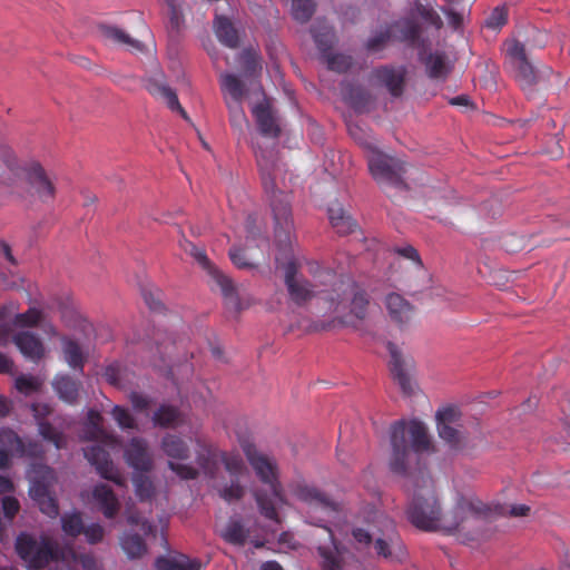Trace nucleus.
<instances>
[{
	"mask_svg": "<svg viewBox=\"0 0 570 570\" xmlns=\"http://www.w3.org/2000/svg\"><path fill=\"white\" fill-rule=\"evenodd\" d=\"M428 75L434 79H444L450 72L451 62L449 57L442 51H434L422 57Z\"/></svg>",
	"mask_w": 570,
	"mask_h": 570,
	"instance_id": "32",
	"label": "nucleus"
},
{
	"mask_svg": "<svg viewBox=\"0 0 570 570\" xmlns=\"http://www.w3.org/2000/svg\"><path fill=\"white\" fill-rule=\"evenodd\" d=\"M404 73L403 68H379L373 71V81L385 86L393 96H397L401 94Z\"/></svg>",
	"mask_w": 570,
	"mask_h": 570,
	"instance_id": "27",
	"label": "nucleus"
},
{
	"mask_svg": "<svg viewBox=\"0 0 570 570\" xmlns=\"http://www.w3.org/2000/svg\"><path fill=\"white\" fill-rule=\"evenodd\" d=\"M419 33L417 24L412 20H402L391 26L384 33L373 37L368 40V48L377 49L386 40H414Z\"/></svg>",
	"mask_w": 570,
	"mask_h": 570,
	"instance_id": "20",
	"label": "nucleus"
},
{
	"mask_svg": "<svg viewBox=\"0 0 570 570\" xmlns=\"http://www.w3.org/2000/svg\"><path fill=\"white\" fill-rule=\"evenodd\" d=\"M161 293L158 289L145 291V303L149 306L153 312L161 313L165 309Z\"/></svg>",
	"mask_w": 570,
	"mask_h": 570,
	"instance_id": "51",
	"label": "nucleus"
},
{
	"mask_svg": "<svg viewBox=\"0 0 570 570\" xmlns=\"http://www.w3.org/2000/svg\"><path fill=\"white\" fill-rule=\"evenodd\" d=\"M156 568L157 570H199L200 563L184 554L170 552L165 557L157 558Z\"/></svg>",
	"mask_w": 570,
	"mask_h": 570,
	"instance_id": "31",
	"label": "nucleus"
},
{
	"mask_svg": "<svg viewBox=\"0 0 570 570\" xmlns=\"http://www.w3.org/2000/svg\"><path fill=\"white\" fill-rule=\"evenodd\" d=\"M257 164L266 194L269 196L274 216L275 239L281 247L286 248L292 243L293 222L288 194L277 187L276 178L282 168L276 164L273 153L256 151Z\"/></svg>",
	"mask_w": 570,
	"mask_h": 570,
	"instance_id": "5",
	"label": "nucleus"
},
{
	"mask_svg": "<svg viewBox=\"0 0 570 570\" xmlns=\"http://www.w3.org/2000/svg\"><path fill=\"white\" fill-rule=\"evenodd\" d=\"M154 421L159 426L170 428L183 423V415L174 406L163 405L154 414Z\"/></svg>",
	"mask_w": 570,
	"mask_h": 570,
	"instance_id": "38",
	"label": "nucleus"
},
{
	"mask_svg": "<svg viewBox=\"0 0 570 570\" xmlns=\"http://www.w3.org/2000/svg\"><path fill=\"white\" fill-rule=\"evenodd\" d=\"M30 497L38 502L50 494L48 487L41 482H33L29 490Z\"/></svg>",
	"mask_w": 570,
	"mask_h": 570,
	"instance_id": "58",
	"label": "nucleus"
},
{
	"mask_svg": "<svg viewBox=\"0 0 570 570\" xmlns=\"http://www.w3.org/2000/svg\"><path fill=\"white\" fill-rule=\"evenodd\" d=\"M391 446L390 469L394 473L405 474L421 454L430 452L432 444L425 424L412 420L393 424Z\"/></svg>",
	"mask_w": 570,
	"mask_h": 570,
	"instance_id": "4",
	"label": "nucleus"
},
{
	"mask_svg": "<svg viewBox=\"0 0 570 570\" xmlns=\"http://www.w3.org/2000/svg\"><path fill=\"white\" fill-rule=\"evenodd\" d=\"M504 51L515 78L522 86H531L535 80V72L527 59L524 46L514 39L508 40L504 43Z\"/></svg>",
	"mask_w": 570,
	"mask_h": 570,
	"instance_id": "17",
	"label": "nucleus"
},
{
	"mask_svg": "<svg viewBox=\"0 0 570 570\" xmlns=\"http://www.w3.org/2000/svg\"><path fill=\"white\" fill-rule=\"evenodd\" d=\"M14 385L20 393L29 395L40 390L41 381L31 375H20L16 379Z\"/></svg>",
	"mask_w": 570,
	"mask_h": 570,
	"instance_id": "46",
	"label": "nucleus"
},
{
	"mask_svg": "<svg viewBox=\"0 0 570 570\" xmlns=\"http://www.w3.org/2000/svg\"><path fill=\"white\" fill-rule=\"evenodd\" d=\"M83 522L79 512L66 513L61 517L62 531L72 538H77L83 531Z\"/></svg>",
	"mask_w": 570,
	"mask_h": 570,
	"instance_id": "40",
	"label": "nucleus"
},
{
	"mask_svg": "<svg viewBox=\"0 0 570 570\" xmlns=\"http://www.w3.org/2000/svg\"><path fill=\"white\" fill-rule=\"evenodd\" d=\"M31 409L33 416L37 420V424L40 422V420H46V417L52 412V407L46 403L33 404Z\"/></svg>",
	"mask_w": 570,
	"mask_h": 570,
	"instance_id": "59",
	"label": "nucleus"
},
{
	"mask_svg": "<svg viewBox=\"0 0 570 570\" xmlns=\"http://www.w3.org/2000/svg\"><path fill=\"white\" fill-rule=\"evenodd\" d=\"M88 426L85 431V438L88 440H100L106 436L104 429L101 428V415L96 411H89Z\"/></svg>",
	"mask_w": 570,
	"mask_h": 570,
	"instance_id": "43",
	"label": "nucleus"
},
{
	"mask_svg": "<svg viewBox=\"0 0 570 570\" xmlns=\"http://www.w3.org/2000/svg\"><path fill=\"white\" fill-rule=\"evenodd\" d=\"M445 16L448 17L449 23L453 28H459L462 22V17L455 12H452L450 10H444Z\"/></svg>",
	"mask_w": 570,
	"mask_h": 570,
	"instance_id": "64",
	"label": "nucleus"
},
{
	"mask_svg": "<svg viewBox=\"0 0 570 570\" xmlns=\"http://www.w3.org/2000/svg\"><path fill=\"white\" fill-rule=\"evenodd\" d=\"M240 448L258 480L268 488V493H255L261 513L279 523L277 510L286 503V500L279 482V469L276 460L258 451L248 440H242Z\"/></svg>",
	"mask_w": 570,
	"mask_h": 570,
	"instance_id": "3",
	"label": "nucleus"
},
{
	"mask_svg": "<svg viewBox=\"0 0 570 570\" xmlns=\"http://www.w3.org/2000/svg\"><path fill=\"white\" fill-rule=\"evenodd\" d=\"M23 453L20 458L29 456V458H41L43 455L42 445L33 440L23 441L22 445Z\"/></svg>",
	"mask_w": 570,
	"mask_h": 570,
	"instance_id": "56",
	"label": "nucleus"
},
{
	"mask_svg": "<svg viewBox=\"0 0 570 570\" xmlns=\"http://www.w3.org/2000/svg\"><path fill=\"white\" fill-rule=\"evenodd\" d=\"M313 37L318 49L323 52H325L331 47L334 40L332 28L325 24L321 26L318 29H314Z\"/></svg>",
	"mask_w": 570,
	"mask_h": 570,
	"instance_id": "48",
	"label": "nucleus"
},
{
	"mask_svg": "<svg viewBox=\"0 0 570 570\" xmlns=\"http://www.w3.org/2000/svg\"><path fill=\"white\" fill-rule=\"evenodd\" d=\"M120 544L129 558L142 556V537L138 533L125 532L120 539Z\"/></svg>",
	"mask_w": 570,
	"mask_h": 570,
	"instance_id": "41",
	"label": "nucleus"
},
{
	"mask_svg": "<svg viewBox=\"0 0 570 570\" xmlns=\"http://www.w3.org/2000/svg\"><path fill=\"white\" fill-rule=\"evenodd\" d=\"M507 21V12L504 10V8H495L492 13L490 14V17L487 19V26L489 28H493V29H497V28H500L501 26H503Z\"/></svg>",
	"mask_w": 570,
	"mask_h": 570,
	"instance_id": "57",
	"label": "nucleus"
},
{
	"mask_svg": "<svg viewBox=\"0 0 570 570\" xmlns=\"http://www.w3.org/2000/svg\"><path fill=\"white\" fill-rule=\"evenodd\" d=\"M127 375V370L122 368V366L118 363L108 365L104 373V376L108 383L121 389L127 387V384H131Z\"/></svg>",
	"mask_w": 570,
	"mask_h": 570,
	"instance_id": "39",
	"label": "nucleus"
},
{
	"mask_svg": "<svg viewBox=\"0 0 570 570\" xmlns=\"http://www.w3.org/2000/svg\"><path fill=\"white\" fill-rule=\"evenodd\" d=\"M439 436L453 450L466 446L465 429L461 412L453 406L436 412Z\"/></svg>",
	"mask_w": 570,
	"mask_h": 570,
	"instance_id": "12",
	"label": "nucleus"
},
{
	"mask_svg": "<svg viewBox=\"0 0 570 570\" xmlns=\"http://www.w3.org/2000/svg\"><path fill=\"white\" fill-rule=\"evenodd\" d=\"M364 522L366 529L355 528L353 530V537L360 546L368 547L375 535L373 547L379 557L387 560H401L405 556L394 522L386 514L371 509L364 515Z\"/></svg>",
	"mask_w": 570,
	"mask_h": 570,
	"instance_id": "6",
	"label": "nucleus"
},
{
	"mask_svg": "<svg viewBox=\"0 0 570 570\" xmlns=\"http://www.w3.org/2000/svg\"><path fill=\"white\" fill-rule=\"evenodd\" d=\"M81 534L85 535L88 543L96 544L104 539L105 529L99 523H91L87 527H83V531Z\"/></svg>",
	"mask_w": 570,
	"mask_h": 570,
	"instance_id": "49",
	"label": "nucleus"
},
{
	"mask_svg": "<svg viewBox=\"0 0 570 570\" xmlns=\"http://www.w3.org/2000/svg\"><path fill=\"white\" fill-rule=\"evenodd\" d=\"M196 461L203 472L213 476L220 462L232 480L230 484L218 488L219 495L228 501L239 500L244 495V488L239 484V478L247 472L246 465L237 453H226L206 441L197 440Z\"/></svg>",
	"mask_w": 570,
	"mask_h": 570,
	"instance_id": "7",
	"label": "nucleus"
},
{
	"mask_svg": "<svg viewBox=\"0 0 570 570\" xmlns=\"http://www.w3.org/2000/svg\"><path fill=\"white\" fill-rule=\"evenodd\" d=\"M85 458L94 465L101 478L121 485L124 479L115 468L108 451L100 444H92L85 449Z\"/></svg>",
	"mask_w": 570,
	"mask_h": 570,
	"instance_id": "18",
	"label": "nucleus"
},
{
	"mask_svg": "<svg viewBox=\"0 0 570 570\" xmlns=\"http://www.w3.org/2000/svg\"><path fill=\"white\" fill-rule=\"evenodd\" d=\"M216 37L227 47L235 48L238 42L237 32L229 20L217 17L214 22Z\"/></svg>",
	"mask_w": 570,
	"mask_h": 570,
	"instance_id": "34",
	"label": "nucleus"
},
{
	"mask_svg": "<svg viewBox=\"0 0 570 570\" xmlns=\"http://www.w3.org/2000/svg\"><path fill=\"white\" fill-rule=\"evenodd\" d=\"M422 21L439 29L442 26V20L435 10L430 6L416 4L413 12Z\"/></svg>",
	"mask_w": 570,
	"mask_h": 570,
	"instance_id": "45",
	"label": "nucleus"
},
{
	"mask_svg": "<svg viewBox=\"0 0 570 570\" xmlns=\"http://www.w3.org/2000/svg\"><path fill=\"white\" fill-rule=\"evenodd\" d=\"M399 253H400L402 256H404V257H406V258H409V259H411V261L416 262L417 264H420V257H419V254H417V252H416V249H415V248H413V247H411V246H407V247L401 248V249L399 250Z\"/></svg>",
	"mask_w": 570,
	"mask_h": 570,
	"instance_id": "63",
	"label": "nucleus"
},
{
	"mask_svg": "<svg viewBox=\"0 0 570 570\" xmlns=\"http://www.w3.org/2000/svg\"><path fill=\"white\" fill-rule=\"evenodd\" d=\"M52 387L62 402L73 405L78 401L81 382L68 374H58L52 381Z\"/></svg>",
	"mask_w": 570,
	"mask_h": 570,
	"instance_id": "26",
	"label": "nucleus"
},
{
	"mask_svg": "<svg viewBox=\"0 0 570 570\" xmlns=\"http://www.w3.org/2000/svg\"><path fill=\"white\" fill-rule=\"evenodd\" d=\"M314 11L313 0H293L292 13L293 17L302 22L307 21Z\"/></svg>",
	"mask_w": 570,
	"mask_h": 570,
	"instance_id": "44",
	"label": "nucleus"
},
{
	"mask_svg": "<svg viewBox=\"0 0 570 570\" xmlns=\"http://www.w3.org/2000/svg\"><path fill=\"white\" fill-rule=\"evenodd\" d=\"M14 548L29 570L43 569L60 558L58 543L47 535L37 539L29 533H20L16 539Z\"/></svg>",
	"mask_w": 570,
	"mask_h": 570,
	"instance_id": "10",
	"label": "nucleus"
},
{
	"mask_svg": "<svg viewBox=\"0 0 570 570\" xmlns=\"http://www.w3.org/2000/svg\"><path fill=\"white\" fill-rule=\"evenodd\" d=\"M124 456L128 465L135 470L132 482L137 497L142 499V441L134 438L126 446Z\"/></svg>",
	"mask_w": 570,
	"mask_h": 570,
	"instance_id": "22",
	"label": "nucleus"
},
{
	"mask_svg": "<svg viewBox=\"0 0 570 570\" xmlns=\"http://www.w3.org/2000/svg\"><path fill=\"white\" fill-rule=\"evenodd\" d=\"M345 214H346L345 210L338 204L332 205L328 208L330 222H331L333 228H335L336 232L340 234H348L355 227L354 220H345L344 224H340V222L337 219L344 218Z\"/></svg>",
	"mask_w": 570,
	"mask_h": 570,
	"instance_id": "42",
	"label": "nucleus"
},
{
	"mask_svg": "<svg viewBox=\"0 0 570 570\" xmlns=\"http://www.w3.org/2000/svg\"><path fill=\"white\" fill-rule=\"evenodd\" d=\"M385 305L390 317L399 324L407 323L413 316L412 305L400 294H389L385 298Z\"/></svg>",
	"mask_w": 570,
	"mask_h": 570,
	"instance_id": "28",
	"label": "nucleus"
},
{
	"mask_svg": "<svg viewBox=\"0 0 570 570\" xmlns=\"http://www.w3.org/2000/svg\"><path fill=\"white\" fill-rule=\"evenodd\" d=\"M61 342L63 357L67 364L71 368L82 372L86 363V356L79 343L68 337H63Z\"/></svg>",
	"mask_w": 570,
	"mask_h": 570,
	"instance_id": "33",
	"label": "nucleus"
},
{
	"mask_svg": "<svg viewBox=\"0 0 570 570\" xmlns=\"http://www.w3.org/2000/svg\"><path fill=\"white\" fill-rule=\"evenodd\" d=\"M328 67L338 72L347 70L351 66V58L345 55H334L327 58Z\"/></svg>",
	"mask_w": 570,
	"mask_h": 570,
	"instance_id": "54",
	"label": "nucleus"
},
{
	"mask_svg": "<svg viewBox=\"0 0 570 570\" xmlns=\"http://www.w3.org/2000/svg\"><path fill=\"white\" fill-rule=\"evenodd\" d=\"M277 266L284 269V282L287 293L295 303H304L311 299L316 293H324L325 299L331 294L336 281V275L330 269H321L317 264H312L309 272L313 273V284H311L301 273L293 258L283 263L279 256L276 257Z\"/></svg>",
	"mask_w": 570,
	"mask_h": 570,
	"instance_id": "8",
	"label": "nucleus"
},
{
	"mask_svg": "<svg viewBox=\"0 0 570 570\" xmlns=\"http://www.w3.org/2000/svg\"><path fill=\"white\" fill-rule=\"evenodd\" d=\"M390 353V366L394 379L404 393L411 394L416 387L415 383V362L410 354H406L402 347L394 343H387Z\"/></svg>",
	"mask_w": 570,
	"mask_h": 570,
	"instance_id": "13",
	"label": "nucleus"
},
{
	"mask_svg": "<svg viewBox=\"0 0 570 570\" xmlns=\"http://www.w3.org/2000/svg\"><path fill=\"white\" fill-rule=\"evenodd\" d=\"M167 522V517L161 515L158 524L148 525V528L145 525V551L147 550V547H151L153 544H159L165 549L167 548V540L165 538Z\"/></svg>",
	"mask_w": 570,
	"mask_h": 570,
	"instance_id": "35",
	"label": "nucleus"
},
{
	"mask_svg": "<svg viewBox=\"0 0 570 570\" xmlns=\"http://www.w3.org/2000/svg\"><path fill=\"white\" fill-rule=\"evenodd\" d=\"M148 91L171 111L178 112L184 119L188 120V116L179 104L176 92L167 86L161 72L156 73L149 79Z\"/></svg>",
	"mask_w": 570,
	"mask_h": 570,
	"instance_id": "19",
	"label": "nucleus"
},
{
	"mask_svg": "<svg viewBox=\"0 0 570 570\" xmlns=\"http://www.w3.org/2000/svg\"><path fill=\"white\" fill-rule=\"evenodd\" d=\"M219 83L229 111L230 124L239 134H244L245 128L248 127V121L242 108V101L246 92L244 83L233 73H222Z\"/></svg>",
	"mask_w": 570,
	"mask_h": 570,
	"instance_id": "11",
	"label": "nucleus"
},
{
	"mask_svg": "<svg viewBox=\"0 0 570 570\" xmlns=\"http://www.w3.org/2000/svg\"><path fill=\"white\" fill-rule=\"evenodd\" d=\"M296 497L306 504L307 522L322 527L330 540V546L321 544L318 547L320 554L323 558L324 570H351L345 552L338 548L333 531L327 525L337 514L335 503L316 488L308 485L299 487L296 490Z\"/></svg>",
	"mask_w": 570,
	"mask_h": 570,
	"instance_id": "2",
	"label": "nucleus"
},
{
	"mask_svg": "<svg viewBox=\"0 0 570 570\" xmlns=\"http://www.w3.org/2000/svg\"><path fill=\"white\" fill-rule=\"evenodd\" d=\"M24 179L28 184L30 197L43 204H50L56 197V187L43 167L32 161L22 168Z\"/></svg>",
	"mask_w": 570,
	"mask_h": 570,
	"instance_id": "15",
	"label": "nucleus"
},
{
	"mask_svg": "<svg viewBox=\"0 0 570 570\" xmlns=\"http://www.w3.org/2000/svg\"><path fill=\"white\" fill-rule=\"evenodd\" d=\"M222 538L235 546H244L247 541L255 548L264 546V541L252 537V530L246 528L238 518H230L227 524L220 530Z\"/></svg>",
	"mask_w": 570,
	"mask_h": 570,
	"instance_id": "21",
	"label": "nucleus"
},
{
	"mask_svg": "<svg viewBox=\"0 0 570 570\" xmlns=\"http://www.w3.org/2000/svg\"><path fill=\"white\" fill-rule=\"evenodd\" d=\"M38 431L42 439L52 443L57 450H61L67 446L66 435L47 420H40L38 423Z\"/></svg>",
	"mask_w": 570,
	"mask_h": 570,
	"instance_id": "37",
	"label": "nucleus"
},
{
	"mask_svg": "<svg viewBox=\"0 0 570 570\" xmlns=\"http://www.w3.org/2000/svg\"><path fill=\"white\" fill-rule=\"evenodd\" d=\"M327 302L330 312L345 326L356 327L368 313L370 302L366 294L351 281L336 278Z\"/></svg>",
	"mask_w": 570,
	"mask_h": 570,
	"instance_id": "9",
	"label": "nucleus"
},
{
	"mask_svg": "<svg viewBox=\"0 0 570 570\" xmlns=\"http://www.w3.org/2000/svg\"><path fill=\"white\" fill-rule=\"evenodd\" d=\"M229 257L235 266L238 268H253L256 264L252 258L246 256V253L242 248H232L229 250Z\"/></svg>",
	"mask_w": 570,
	"mask_h": 570,
	"instance_id": "50",
	"label": "nucleus"
},
{
	"mask_svg": "<svg viewBox=\"0 0 570 570\" xmlns=\"http://www.w3.org/2000/svg\"><path fill=\"white\" fill-rule=\"evenodd\" d=\"M23 440L11 429H0V446L12 456H21Z\"/></svg>",
	"mask_w": 570,
	"mask_h": 570,
	"instance_id": "36",
	"label": "nucleus"
},
{
	"mask_svg": "<svg viewBox=\"0 0 570 570\" xmlns=\"http://www.w3.org/2000/svg\"><path fill=\"white\" fill-rule=\"evenodd\" d=\"M92 497L106 518L112 519L118 513V499L107 484L96 485L92 491Z\"/></svg>",
	"mask_w": 570,
	"mask_h": 570,
	"instance_id": "30",
	"label": "nucleus"
},
{
	"mask_svg": "<svg viewBox=\"0 0 570 570\" xmlns=\"http://www.w3.org/2000/svg\"><path fill=\"white\" fill-rule=\"evenodd\" d=\"M191 255L197 263L207 272L212 279L219 286L225 296H232L233 285L230 279L224 275L214 264L210 263L205 252L200 248L194 247Z\"/></svg>",
	"mask_w": 570,
	"mask_h": 570,
	"instance_id": "25",
	"label": "nucleus"
},
{
	"mask_svg": "<svg viewBox=\"0 0 570 570\" xmlns=\"http://www.w3.org/2000/svg\"><path fill=\"white\" fill-rule=\"evenodd\" d=\"M39 509L42 513L50 518H56L59 514V505L53 497L50 494L38 502Z\"/></svg>",
	"mask_w": 570,
	"mask_h": 570,
	"instance_id": "53",
	"label": "nucleus"
},
{
	"mask_svg": "<svg viewBox=\"0 0 570 570\" xmlns=\"http://www.w3.org/2000/svg\"><path fill=\"white\" fill-rule=\"evenodd\" d=\"M19 501L13 497H4L2 499V511L7 519L12 520L19 512Z\"/></svg>",
	"mask_w": 570,
	"mask_h": 570,
	"instance_id": "55",
	"label": "nucleus"
},
{
	"mask_svg": "<svg viewBox=\"0 0 570 570\" xmlns=\"http://www.w3.org/2000/svg\"><path fill=\"white\" fill-rule=\"evenodd\" d=\"M13 342L21 354L32 362H39L45 356L43 343L33 333L20 332L14 335Z\"/></svg>",
	"mask_w": 570,
	"mask_h": 570,
	"instance_id": "24",
	"label": "nucleus"
},
{
	"mask_svg": "<svg viewBox=\"0 0 570 570\" xmlns=\"http://www.w3.org/2000/svg\"><path fill=\"white\" fill-rule=\"evenodd\" d=\"M163 450L170 458L169 468L181 479H195L197 469L191 465L174 462L173 460H185L188 458V448L185 442L176 435H166L163 440Z\"/></svg>",
	"mask_w": 570,
	"mask_h": 570,
	"instance_id": "16",
	"label": "nucleus"
},
{
	"mask_svg": "<svg viewBox=\"0 0 570 570\" xmlns=\"http://www.w3.org/2000/svg\"><path fill=\"white\" fill-rule=\"evenodd\" d=\"M489 508L475 497H462L455 507L442 512L432 487L413 492L407 508L410 522L422 530L452 532L465 529L487 515Z\"/></svg>",
	"mask_w": 570,
	"mask_h": 570,
	"instance_id": "1",
	"label": "nucleus"
},
{
	"mask_svg": "<svg viewBox=\"0 0 570 570\" xmlns=\"http://www.w3.org/2000/svg\"><path fill=\"white\" fill-rule=\"evenodd\" d=\"M41 320V312L37 308H29L27 312L18 314L16 321L22 326H35Z\"/></svg>",
	"mask_w": 570,
	"mask_h": 570,
	"instance_id": "52",
	"label": "nucleus"
},
{
	"mask_svg": "<svg viewBox=\"0 0 570 570\" xmlns=\"http://www.w3.org/2000/svg\"><path fill=\"white\" fill-rule=\"evenodd\" d=\"M119 85L127 90H135L140 87V79L136 77H122L119 80Z\"/></svg>",
	"mask_w": 570,
	"mask_h": 570,
	"instance_id": "60",
	"label": "nucleus"
},
{
	"mask_svg": "<svg viewBox=\"0 0 570 570\" xmlns=\"http://www.w3.org/2000/svg\"><path fill=\"white\" fill-rule=\"evenodd\" d=\"M111 413H112V417L118 423L119 428H121L122 430L137 429L136 420L134 419V416L131 415L129 410H127L122 406L116 405L112 409Z\"/></svg>",
	"mask_w": 570,
	"mask_h": 570,
	"instance_id": "47",
	"label": "nucleus"
},
{
	"mask_svg": "<svg viewBox=\"0 0 570 570\" xmlns=\"http://www.w3.org/2000/svg\"><path fill=\"white\" fill-rule=\"evenodd\" d=\"M98 35L108 45L124 47L128 50L139 51L141 49L140 42L135 40L125 30L110 24H99Z\"/></svg>",
	"mask_w": 570,
	"mask_h": 570,
	"instance_id": "23",
	"label": "nucleus"
},
{
	"mask_svg": "<svg viewBox=\"0 0 570 570\" xmlns=\"http://www.w3.org/2000/svg\"><path fill=\"white\" fill-rule=\"evenodd\" d=\"M367 163L373 178L377 183L399 184L403 173L400 160L383 154L376 147H367Z\"/></svg>",
	"mask_w": 570,
	"mask_h": 570,
	"instance_id": "14",
	"label": "nucleus"
},
{
	"mask_svg": "<svg viewBox=\"0 0 570 570\" xmlns=\"http://www.w3.org/2000/svg\"><path fill=\"white\" fill-rule=\"evenodd\" d=\"M530 507L525 504H512L509 508V514L512 517H524L529 513Z\"/></svg>",
	"mask_w": 570,
	"mask_h": 570,
	"instance_id": "62",
	"label": "nucleus"
},
{
	"mask_svg": "<svg viewBox=\"0 0 570 570\" xmlns=\"http://www.w3.org/2000/svg\"><path fill=\"white\" fill-rule=\"evenodd\" d=\"M245 228H246V234H247L246 235L247 242H249V239H254L257 234L256 218L249 216L247 218Z\"/></svg>",
	"mask_w": 570,
	"mask_h": 570,
	"instance_id": "61",
	"label": "nucleus"
},
{
	"mask_svg": "<svg viewBox=\"0 0 570 570\" xmlns=\"http://www.w3.org/2000/svg\"><path fill=\"white\" fill-rule=\"evenodd\" d=\"M252 114L255 117L257 126L263 135L273 138L277 137L279 128L266 101L255 105L252 108Z\"/></svg>",
	"mask_w": 570,
	"mask_h": 570,
	"instance_id": "29",
	"label": "nucleus"
}]
</instances>
